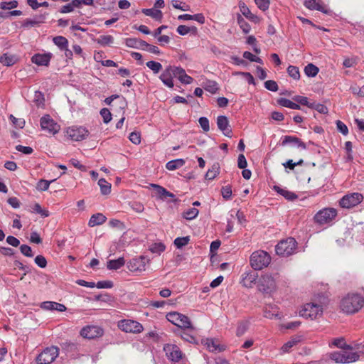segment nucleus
<instances>
[{
    "instance_id": "1",
    "label": "nucleus",
    "mask_w": 364,
    "mask_h": 364,
    "mask_svg": "<svg viewBox=\"0 0 364 364\" xmlns=\"http://www.w3.org/2000/svg\"><path fill=\"white\" fill-rule=\"evenodd\" d=\"M356 351L343 350L329 353V358L337 363H350L358 360L360 354L364 353V346H358Z\"/></svg>"
},
{
    "instance_id": "2",
    "label": "nucleus",
    "mask_w": 364,
    "mask_h": 364,
    "mask_svg": "<svg viewBox=\"0 0 364 364\" xmlns=\"http://www.w3.org/2000/svg\"><path fill=\"white\" fill-rule=\"evenodd\" d=\"M364 306V297L359 294H348L341 303V308L346 314H355Z\"/></svg>"
},
{
    "instance_id": "3",
    "label": "nucleus",
    "mask_w": 364,
    "mask_h": 364,
    "mask_svg": "<svg viewBox=\"0 0 364 364\" xmlns=\"http://www.w3.org/2000/svg\"><path fill=\"white\" fill-rule=\"evenodd\" d=\"M338 215V211L333 208H324L318 210L314 216V222L319 226L330 225Z\"/></svg>"
},
{
    "instance_id": "4",
    "label": "nucleus",
    "mask_w": 364,
    "mask_h": 364,
    "mask_svg": "<svg viewBox=\"0 0 364 364\" xmlns=\"http://www.w3.org/2000/svg\"><path fill=\"white\" fill-rule=\"evenodd\" d=\"M277 275L272 276L267 274L262 275L258 282V289L263 294L271 295L277 290Z\"/></svg>"
},
{
    "instance_id": "5",
    "label": "nucleus",
    "mask_w": 364,
    "mask_h": 364,
    "mask_svg": "<svg viewBox=\"0 0 364 364\" xmlns=\"http://www.w3.org/2000/svg\"><path fill=\"white\" fill-rule=\"evenodd\" d=\"M250 262L251 267L255 270H260L268 266L271 262V257L265 251L257 250L252 254Z\"/></svg>"
},
{
    "instance_id": "6",
    "label": "nucleus",
    "mask_w": 364,
    "mask_h": 364,
    "mask_svg": "<svg viewBox=\"0 0 364 364\" xmlns=\"http://www.w3.org/2000/svg\"><path fill=\"white\" fill-rule=\"evenodd\" d=\"M323 314V306L316 303H307L304 304L299 311V315L311 320L321 317Z\"/></svg>"
},
{
    "instance_id": "7",
    "label": "nucleus",
    "mask_w": 364,
    "mask_h": 364,
    "mask_svg": "<svg viewBox=\"0 0 364 364\" xmlns=\"http://www.w3.org/2000/svg\"><path fill=\"white\" fill-rule=\"evenodd\" d=\"M296 242L293 237L282 240L275 247L276 253L282 257H287L295 252Z\"/></svg>"
},
{
    "instance_id": "8",
    "label": "nucleus",
    "mask_w": 364,
    "mask_h": 364,
    "mask_svg": "<svg viewBox=\"0 0 364 364\" xmlns=\"http://www.w3.org/2000/svg\"><path fill=\"white\" fill-rule=\"evenodd\" d=\"M89 134L87 129L83 126L73 125L65 129V136L74 141L85 139Z\"/></svg>"
},
{
    "instance_id": "9",
    "label": "nucleus",
    "mask_w": 364,
    "mask_h": 364,
    "mask_svg": "<svg viewBox=\"0 0 364 364\" xmlns=\"http://www.w3.org/2000/svg\"><path fill=\"white\" fill-rule=\"evenodd\" d=\"M118 328L124 332L139 333L143 331V326L138 321L132 319H123L118 321Z\"/></svg>"
},
{
    "instance_id": "10",
    "label": "nucleus",
    "mask_w": 364,
    "mask_h": 364,
    "mask_svg": "<svg viewBox=\"0 0 364 364\" xmlns=\"http://www.w3.org/2000/svg\"><path fill=\"white\" fill-rule=\"evenodd\" d=\"M58 354L59 350L57 347L46 348L37 357V363L38 364H50L55 360Z\"/></svg>"
},
{
    "instance_id": "11",
    "label": "nucleus",
    "mask_w": 364,
    "mask_h": 364,
    "mask_svg": "<svg viewBox=\"0 0 364 364\" xmlns=\"http://www.w3.org/2000/svg\"><path fill=\"white\" fill-rule=\"evenodd\" d=\"M168 321L180 328H191V323L188 316L180 313L173 311L166 315Z\"/></svg>"
},
{
    "instance_id": "12",
    "label": "nucleus",
    "mask_w": 364,
    "mask_h": 364,
    "mask_svg": "<svg viewBox=\"0 0 364 364\" xmlns=\"http://www.w3.org/2000/svg\"><path fill=\"white\" fill-rule=\"evenodd\" d=\"M363 200V196L360 193H351L345 195L339 204L343 208H351L360 204Z\"/></svg>"
},
{
    "instance_id": "13",
    "label": "nucleus",
    "mask_w": 364,
    "mask_h": 364,
    "mask_svg": "<svg viewBox=\"0 0 364 364\" xmlns=\"http://www.w3.org/2000/svg\"><path fill=\"white\" fill-rule=\"evenodd\" d=\"M41 127L43 130L51 134H57L60 130V125H58L50 115H44L41 118Z\"/></svg>"
},
{
    "instance_id": "14",
    "label": "nucleus",
    "mask_w": 364,
    "mask_h": 364,
    "mask_svg": "<svg viewBox=\"0 0 364 364\" xmlns=\"http://www.w3.org/2000/svg\"><path fill=\"white\" fill-rule=\"evenodd\" d=\"M149 262V259L144 256L134 257L127 263V268L131 272H142L146 269V265Z\"/></svg>"
},
{
    "instance_id": "15",
    "label": "nucleus",
    "mask_w": 364,
    "mask_h": 364,
    "mask_svg": "<svg viewBox=\"0 0 364 364\" xmlns=\"http://www.w3.org/2000/svg\"><path fill=\"white\" fill-rule=\"evenodd\" d=\"M167 358L172 362H178L183 358V353L180 348L174 344H166L164 347Z\"/></svg>"
},
{
    "instance_id": "16",
    "label": "nucleus",
    "mask_w": 364,
    "mask_h": 364,
    "mask_svg": "<svg viewBox=\"0 0 364 364\" xmlns=\"http://www.w3.org/2000/svg\"><path fill=\"white\" fill-rule=\"evenodd\" d=\"M103 334V330L97 326H88L82 328L80 335L85 338L93 339L101 336Z\"/></svg>"
},
{
    "instance_id": "17",
    "label": "nucleus",
    "mask_w": 364,
    "mask_h": 364,
    "mask_svg": "<svg viewBox=\"0 0 364 364\" xmlns=\"http://www.w3.org/2000/svg\"><path fill=\"white\" fill-rule=\"evenodd\" d=\"M175 66L169 65L160 75L159 78L162 82L169 88L174 86L173 77H175Z\"/></svg>"
},
{
    "instance_id": "18",
    "label": "nucleus",
    "mask_w": 364,
    "mask_h": 364,
    "mask_svg": "<svg viewBox=\"0 0 364 364\" xmlns=\"http://www.w3.org/2000/svg\"><path fill=\"white\" fill-rule=\"evenodd\" d=\"M48 14L36 15L32 18H26L21 23V26L24 28H31L32 27L38 26L45 22Z\"/></svg>"
},
{
    "instance_id": "19",
    "label": "nucleus",
    "mask_w": 364,
    "mask_h": 364,
    "mask_svg": "<svg viewBox=\"0 0 364 364\" xmlns=\"http://www.w3.org/2000/svg\"><path fill=\"white\" fill-rule=\"evenodd\" d=\"M217 126L225 136L228 137L232 136V129L226 116L220 115L217 117Z\"/></svg>"
},
{
    "instance_id": "20",
    "label": "nucleus",
    "mask_w": 364,
    "mask_h": 364,
    "mask_svg": "<svg viewBox=\"0 0 364 364\" xmlns=\"http://www.w3.org/2000/svg\"><path fill=\"white\" fill-rule=\"evenodd\" d=\"M52 54L48 53H37L32 56L31 62L38 66H48L50 63Z\"/></svg>"
},
{
    "instance_id": "21",
    "label": "nucleus",
    "mask_w": 364,
    "mask_h": 364,
    "mask_svg": "<svg viewBox=\"0 0 364 364\" xmlns=\"http://www.w3.org/2000/svg\"><path fill=\"white\" fill-rule=\"evenodd\" d=\"M175 77L183 84L189 85L193 82V79L188 75L183 68L181 67L175 66Z\"/></svg>"
},
{
    "instance_id": "22",
    "label": "nucleus",
    "mask_w": 364,
    "mask_h": 364,
    "mask_svg": "<svg viewBox=\"0 0 364 364\" xmlns=\"http://www.w3.org/2000/svg\"><path fill=\"white\" fill-rule=\"evenodd\" d=\"M202 343L206 347L210 352L217 353L225 350L223 346H220L213 338H207L202 341Z\"/></svg>"
},
{
    "instance_id": "23",
    "label": "nucleus",
    "mask_w": 364,
    "mask_h": 364,
    "mask_svg": "<svg viewBox=\"0 0 364 364\" xmlns=\"http://www.w3.org/2000/svg\"><path fill=\"white\" fill-rule=\"evenodd\" d=\"M264 316L269 319L282 318V316L279 314L278 311V307L274 304L266 305L264 310Z\"/></svg>"
},
{
    "instance_id": "24",
    "label": "nucleus",
    "mask_w": 364,
    "mask_h": 364,
    "mask_svg": "<svg viewBox=\"0 0 364 364\" xmlns=\"http://www.w3.org/2000/svg\"><path fill=\"white\" fill-rule=\"evenodd\" d=\"M257 277V273L254 271L245 272L242 274L243 286L247 288H251L252 287V284L256 282Z\"/></svg>"
},
{
    "instance_id": "25",
    "label": "nucleus",
    "mask_w": 364,
    "mask_h": 364,
    "mask_svg": "<svg viewBox=\"0 0 364 364\" xmlns=\"http://www.w3.org/2000/svg\"><path fill=\"white\" fill-rule=\"evenodd\" d=\"M41 307L46 310H55L60 312H63L66 310L65 305L55 301H44L41 303Z\"/></svg>"
},
{
    "instance_id": "26",
    "label": "nucleus",
    "mask_w": 364,
    "mask_h": 364,
    "mask_svg": "<svg viewBox=\"0 0 364 364\" xmlns=\"http://www.w3.org/2000/svg\"><path fill=\"white\" fill-rule=\"evenodd\" d=\"M17 61L18 58L16 55L8 53L3 54L0 57V63L5 66H11Z\"/></svg>"
},
{
    "instance_id": "27",
    "label": "nucleus",
    "mask_w": 364,
    "mask_h": 364,
    "mask_svg": "<svg viewBox=\"0 0 364 364\" xmlns=\"http://www.w3.org/2000/svg\"><path fill=\"white\" fill-rule=\"evenodd\" d=\"M301 341V336H295L290 338L287 343H285L281 348V351L283 353H289L291 348L299 343Z\"/></svg>"
},
{
    "instance_id": "28",
    "label": "nucleus",
    "mask_w": 364,
    "mask_h": 364,
    "mask_svg": "<svg viewBox=\"0 0 364 364\" xmlns=\"http://www.w3.org/2000/svg\"><path fill=\"white\" fill-rule=\"evenodd\" d=\"M141 11L146 16H150L152 18L157 21H161L163 18V14L161 11L158 10L155 8L143 9Z\"/></svg>"
},
{
    "instance_id": "29",
    "label": "nucleus",
    "mask_w": 364,
    "mask_h": 364,
    "mask_svg": "<svg viewBox=\"0 0 364 364\" xmlns=\"http://www.w3.org/2000/svg\"><path fill=\"white\" fill-rule=\"evenodd\" d=\"M107 220V218L102 213H96L91 216L88 225L90 227L100 225L104 223Z\"/></svg>"
},
{
    "instance_id": "30",
    "label": "nucleus",
    "mask_w": 364,
    "mask_h": 364,
    "mask_svg": "<svg viewBox=\"0 0 364 364\" xmlns=\"http://www.w3.org/2000/svg\"><path fill=\"white\" fill-rule=\"evenodd\" d=\"M150 186L155 190L156 193L161 198H167V197L173 198L174 196V195L173 193L168 192L164 187H162L159 185L151 183Z\"/></svg>"
},
{
    "instance_id": "31",
    "label": "nucleus",
    "mask_w": 364,
    "mask_h": 364,
    "mask_svg": "<svg viewBox=\"0 0 364 364\" xmlns=\"http://www.w3.org/2000/svg\"><path fill=\"white\" fill-rule=\"evenodd\" d=\"M304 6L311 10H318L323 13L328 12V11L325 9V8L321 4L316 2V0H306L304 2Z\"/></svg>"
},
{
    "instance_id": "32",
    "label": "nucleus",
    "mask_w": 364,
    "mask_h": 364,
    "mask_svg": "<svg viewBox=\"0 0 364 364\" xmlns=\"http://www.w3.org/2000/svg\"><path fill=\"white\" fill-rule=\"evenodd\" d=\"M185 164V160L183 159H177L169 161L166 164V168L168 171H174L182 167Z\"/></svg>"
},
{
    "instance_id": "33",
    "label": "nucleus",
    "mask_w": 364,
    "mask_h": 364,
    "mask_svg": "<svg viewBox=\"0 0 364 364\" xmlns=\"http://www.w3.org/2000/svg\"><path fill=\"white\" fill-rule=\"evenodd\" d=\"M330 346H335L343 350H353V348L345 343L343 338H337L333 340L332 343L329 344Z\"/></svg>"
},
{
    "instance_id": "34",
    "label": "nucleus",
    "mask_w": 364,
    "mask_h": 364,
    "mask_svg": "<svg viewBox=\"0 0 364 364\" xmlns=\"http://www.w3.org/2000/svg\"><path fill=\"white\" fill-rule=\"evenodd\" d=\"M220 173V166L218 164H214L205 173V178L207 180H213Z\"/></svg>"
},
{
    "instance_id": "35",
    "label": "nucleus",
    "mask_w": 364,
    "mask_h": 364,
    "mask_svg": "<svg viewBox=\"0 0 364 364\" xmlns=\"http://www.w3.org/2000/svg\"><path fill=\"white\" fill-rule=\"evenodd\" d=\"M275 189L277 191V193L284 196L288 200L293 201L298 198L296 193L289 191L287 189L281 188L279 187H275Z\"/></svg>"
},
{
    "instance_id": "36",
    "label": "nucleus",
    "mask_w": 364,
    "mask_h": 364,
    "mask_svg": "<svg viewBox=\"0 0 364 364\" xmlns=\"http://www.w3.org/2000/svg\"><path fill=\"white\" fill-rule=\"evenodd\" d=\"M125 264L124 259L123 257H119L117 259H112L107 262V268L109 269L117 270L121 268Z\"/></svg>"
},
{
    "instance_id": "37",
    "label": "nucleus",
    "mask_w": 364,
    "mask_h": 364,
    "mask_svg": "<svg viewBox=\"0 0 364 364\" xmlns=\"http://www.w3.org/2000/svg\"><path fill=\"white\" fill-rule=\"evenodd\" d=\"M279 104L284 107L290 108L292 109H300L301 107L298 103H295L291 100L286 98H281L278 101Z\"/></svg>"
},
{
    "instance_id": "38",
    "label": "nucleus",
    "mask_w": 364,
    "mask_h": 364,
    "mask_svg": "<svg viewBox=\"0 0 364 364\" xmlns=\"http://www.w3.org/2000/svg\"><path fill=\"white\" fill-rule=\"evenodd\" d=\"M53 41L61 50L68 47V41L64 36H58L54 37Z\"/></svg>"
},
{
    "instance_id": "39",
    "label": "nucleus",
    "mask_w": 364,
    "mask_h": 364,
    "mask_svg": "<svg viewBox=\"0 0 364 364\" xmlns=\"http://www.w3.org/2000/svg\"><path fill=\"white\" fill-rule=\"evenodd\" d=\"M98 185L100 187L101 193L103 195H108L111 192V184L108 183L105 178H100L98 181Z\"/></svg>"
},
{
    "instance_id": "40",
    "label": "nucleus",
    "mask_w": 364,
    "mask_h": 364,
    "mask_svg": "<svg viewBox=\"0 0 364 364\" xmlns=\"http://www.w3.org/2000/svg\"><path fill=\"white\" fill-rule=\"evenodd\" d=\"M199 213V210L196 208H190L183 212V218L188 220H191L196 218Z\"/></svg>"
},
{
    "instance_id": "41",
    "label": "nucleus",
    "mask_w": 364,
    "mask_h": 364,
    "mask_svg": "<svg viewBox=\"0 0 364 364\" xmlns=\"http://www.w3.org/2000/svg\"><path fill=\"white\" fill-rule=\"evenodd\" d=\"M97 43L102 46L111 45L114 42L113 36L110 35H102L97 40Z\"/></svg>"
},
{
    "instance_id": "42",
    "label": "nucleus",
    "mask_w": 364,
    "mask_h": 364,
    "mask_svg": "<svg viewBox=\"0 0 364 364\" xmlns=\"http://www.w3.org/2000/svg\"><path fill=\"white\" fill-rule=\"evenodd\" d=\"M318 71H319V70H318V67H316V65H314L312 63H309L304 68V73H305L306 75H307L308 77H315L318 74Z\"/></svg>"
},
{
    "instance_id": "43",
    "label": "nucleus",
    "mask_w": 364,
    "mask_h": 364,
    "mask_svg": "<svg viewBox=\"0 0 364 364\" xmlns=\"http://www.w3.org/2000/svg\"><path fill=\"white\" fill-rule=\"evenodd\" d=\"M239 8L242 14L245 16L246 18L252 20L255 17V15L252 14L250 9L244 2L239 3Z\"/></svg>"
},
{
    "instance_id": "44",
    "label": "nucleus",
    "mask_w": 364,
    "mask_h": 364,
    "mask_svg": "<svg viewBox=\"0 0 364 364\" xmlns=\"http://www.w3.org/2000/svg\"><path fill=\"white\" fill-rule=\"evenodd\" d=\"M237 23L239 24L240 28L245 33H248L250 31L251 26L242 17L241 15H237Z\"/></svg>"
},
{
    "instance_id": "45",
    "label": "nucleus",
    "mask_w": 364,
    "mask_h": 364,
    "mask_svg": "<svg viewBox=\"0 0 364 364\" xmlns=\"http://www.w3.org/2000/svg\"><path fill=\"white\" fill-rule=\"evenodd\" d=\"M203 87L206 91L212 94L216 93L218 90L217 82L213 80H207L204 83Z\"/></svg>"
},
{
    "instance_id": "46",
    "label": "nucleus",
    "mask_w": 364,
    "mask_h": 364,
    "mask_svg": "<svg viewBox=\"0 0 364 364\" xmlns=\"http://www.w3.org/2000/svg\"><path fill=\"white\" fill-rule=\"evenodd\" d=\"M146 66L153 71L154 74L159 73L162 69V65L160 63L150 60L146 63Z\"/></svg>"
},
{
    "instance_id": "47",
    "label": "nucleus",
    "mask_w": 364,
    "mask_h": 364,
    "mask_svg": "<svg viewBox=\"0 0 364 364\" xmlns=\"http://www.w3.org/2000/svg\"><path fill=\"white\" fill-rule=\"evenodd\" d=\"M9 119L12 122L13 125L16 128L23 129L25 126L26 122L22 118H16L13 114H10Z\"/></svg>"
},
{
    "instance_id": "48",
    "label": "nucleus",
    "mask_w": 364,
    "mask_h": 364,
    "mask_svg": "<svg viewBox=\"0 0 364 364\" xmlns=\"http://www.w3.org/2000/svg\"><path fill=\"white\" fill-rule=\"evenodd\" d=\"M18 3L16 0L10 1H2L0 3V9L2 10H11L18 6Z\"/></svg>"
},
{
    "instance_id": "49",
    "label": "nucleus",
    "mask_w": 364,
    "mask_h": 364,
    "mask_svg": "<svg viewBox=\"0 0 364 364\" xmlns=\"http://www.w3.org/2000/svg\"><path fill=\"white\" fill-rule=\"evenodd\" d=\"M287 73L290 77L294 80H299L300 78V73L299 68L294 65H289L287 68Z\"/></svg>"
},
{
    "instance_id": "50",
    "label": "nucleus",
    "mask_w": 364,
    "mask_h": 364,
    "mask_svg": "<svg viewBox=\"0 0 364 364\" xmlns=\"http://www.w3.org/2000/svg\"><path fill=\"white\" fill-rule=\"evenodd\" d=\"M189 241H190L189 237L186 236V237H177L174 240L173 242L177 248H181V247L186 246V245H188Z\"/></svg>"
},
{
    "instance_id": "51",
    "label": "nucleus",
    "mask_w": 364,
    "mask_h": 364,
    "mask_svg": "<svg viewBox=\"0 0 364 364\" xmlns=\"http://www.w3.org/2000/svg\"><path fill=\"white\" fill-rule=\"evenodd\" d=\"M291 142H294V143H296L299 144V146H301L302 147L303 149H305L306 148V146L305 144L303 143V142H301L298 138H296V137H294V136H286L284 137V139L282 142L283 144H288V143H291Z\"/></svg>"
},
{
    "instance_id": "52",
    "label": "nucleus",
    "mask_w": 364,
    "mask_h": 364,
    "mask_svg": "<svg viewBox=\"0 0 364 364\" xmlns=\"http://www.w3.org/2000/svg\"><path fill=\"white\" fill-rule=\"evenodd\" d=\"M114 99H119L120 100V102H119V105L121 106L122 108H124V105H125V100L124 98L122 97H120L119 95H113L110 97H107L105 100V102L107 105H110L111 103L113 102V100Z\"/></svg>"
},
{
    "instance_id": "53",
    "label": "nucleus",
    "mask_w": 364,
    "mask_h": 364,
    "mask_svg": "<svg viewBox=\"0 0 364 364\" xmlns=\"http://www.w3.org/2000/svg\"><path fill=\"white\" fill-rule=\"evenodd\" d=\"M309 108L316 109L321 114H325L328 112V108L325 105L320 103H311V105H309Z\"/></svg>"
},
{
    "instance_id": "54",
    "label": "nucleus",
    "mask_w": 364,
    "mask_h": 364,
    "mask_svg": "<svg viewBox=\"0 0 364 364\" xmlns=\"http://www.w3.org/2000/svg\"><path fill=\"white\" fill-rule=\"evenodd\" d=\"M47 181L44 179L40 180L37 183V189L40 191H45L48 189L50 184L53 181Z\"/></svg>"
},
{
    "instance_id": "55",
    "label": "nucleus",
    "mask_w": 364,
    "mask_h": 364,
    "mask_svg": "<svg viewBox=\"0 0 364 364\" xmlns=\"http://www.w3.org/2000/svg\"><path fill=\"white\" fill-rule=\"evenodd\" d=\"M100 115L103 119V122L105 124L109 123L112 120V114L110 111L107 108H102L100 110Z\"/></svg>"
},
{
    "instance_id": "56",
    "label": "nucleus",
    "mask_w": 364,
    "mask_h": 364,
    "mask_svg": "<svg viewBox=\"0 0 364 364\" xmlns=\"http://www.w3.org/2000/svg\"><path fill=\"white\" fill-rule=\"evenodd\" d=\"M165 245L161 242L154 243L150 247V251L153 253L160 254L165 250Z\"/></svg>"
},
{
    "instance_id": "57",
    "label": "nucleus",
    "mask_w": 364,
    "mask_h": 364,
    "mask_svg": "<svg viewBox=\"0 0 364 364\" xmlns=\"http://www.w3.org/2000/svg\"><path fill=\"white\" fill-rule=\"evenodd\" d=\"M139 39L134 38H128L125 39V44L127 47L139 48Z\"/></svg>"
},
{
    "instance_id": "58",
    "label": "nucleus",
    "mask_w": 364,
    "mask_h": 364,
    "mask_svg": "<svg viewBox=\"0 0 364 364\" xmlns=\"http://www.w3.org/2000/svg\"><path fill=\"white\" fill-rule=\"evenodd\" d=\"M33 209L35 213L40 214L43 218L49 216L48 210L43 209L38 203H36Z\"/></svg>"
},
{
    "instance_id": "59",
    "label": "nucleus",
    "mask_w": 364,
    "mask_h": 364,
    "mask_svg": "<svg viewBox=\"0 0 364 364\" xmlns=\"http://www.w3.org/2000/svg\"><path fill=\"white\" fill-rule=\"evenodd\" d=\"M232 188L230 186H225L221 188V194L225 200H229L232 196Z\"/></svg>"
},
{
    "instance_id": "60",
    "label": "nucleus",
    "mask_w": 364,
    "mask_h": 364,
    "mask_svg": "<svg viewBox=\"0 0 364 364\" xmlns=\"http://www.w3.org/2000/svg\"><path fill=\"white\" fill-rule=\"evenodd\" d=\"M248 324L246 322H241L238 324L236 331V335L237 336H242L247 330Z\"/></svg>"
},
{
    "instance_id": "61",
    "label": "nucleus",
    "mask_w": 364,
    "mask_h": 364,
    "mask_svg": "<svg viewBox=\"0 0 364 364\" xmlns=\"http://www.w3.org/2000/svg\"><path fill=\"white\" fill-rule=\"evenodd\" d=\"M44 95L40 91H36L34 94L33 101L38 106L42 105L44 103Z\"/></svg>"
},
{
    "instance_id": "62",
    "label": "nucleus",
    "mask_w": 364,
    "mask_h": 364,
    "mask_svg": "<svg viewBox=\"0 0 364 364\" xmlns=\"http://www.w3.org/2000/svg\"><path fill=\"white\" fill-rule=\"evenodd\" d=\"M20 251L26 257H32L33 256L31 247L27 245H21Z\"/></svg>"
},
{
    "instance_id": "63",
    "label": "nucleus",
    "mask_w": 364,
    "mask_h": 364,
    "mask_svg": "<svg viewBox=\"0 0 364 364\" xmlns=\"http://www.w3.org/2000/svg\"><path fill=\"white\" fill-rule=\"evenodd\" d=\"M198 122L204 132H208L210 130L209 120L207 117H200Z\"/></svg>"
},
{
    "instance_id": "64",
    "label": "nucleus",
    "mask_w": 364,
    "mask_h": 364,
    "mask_svg": "<svg viewBox=\"0 0 364 364\" xmlns=\"http://www.w3.org/2000/svg\"><path fill=\"white\" fill-rule=\"evenodd\" d=\"M255 2L257 7L262 11L267 10L270 4L269 0H255Z\"/></svg>"
}]
</instances>
